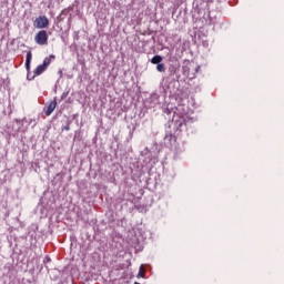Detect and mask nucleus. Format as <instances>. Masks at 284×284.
Here are the masks:
<instances>
[{
  "mask_svg": "<svg viewBox=\"0 0 284 284\" xmlns=\"http://www.w3.org/2000/svg\"><path fill=\"white\" fill-rule=\"evenodd\" d=\"M33 26L34 28H38V30H43V28H48V26H50V20H48V17L45 16H40L36 18Z\"/></svg>",
  "mask_w": 284,
  "mask_h": 284,
  "instance_id": "obj_1",
  "label": "nucleus"
},
{
  "mask_svg": "<svg viewBox=\"0 0 284 284\" xmlns=\"http://www.w3.org/2000/svg\"><path fill=\"white\" fill-rule=\"evenodd\" d=\"M48 31L41 30L34 36V41L38 45H48Z\"/></svg>",
  "mask_w": 284,
  "mask_h": 284,
  "instance_id": "obj_2",
  "label": "nucleus"
},
{
  "mask_svg": "<svg viewBox=\"0 0 284 284\" xmlns=\"http://www.w3.org/2000/svg\"><path fill=\"white\" fill-rule=\"evenodd\" d=\"M30 63H32V51H29L27 53V60H26V69H27V79L28 81H32V78H30Z\"/></svg>",
  "mask_w": 284,
  "mask_h": 284,
  "instance_id": "obj_3",
  "label": "nucleus"
},
{
  "mask_svg": "<svg viewBox=\"0 0 284 284\" xmlns=\"http://www.w3.org/2000/svg\"><path fill=\"white\" fill-rule=\"evenodd\" d=\"M54 110H57V99H54L47 105V110L44 111L45 116H50V114H52Z\"/></svg>",
  "mask_w": 284,
  "mask_h": 284,
  "instance_id": "obj_4",
  "label": "nucleus"
},
{
  "mask_svg": "<svg viewBox=\"0 0 284 284\" xmlns=\"http://www.w3.org/2000/svg\"><path fill=\"white\" fill-rule=\"evenodd\" d=\"M45 65L43 64H39L34 71H33V77L31 78V81L32 79H34V77H41V74H43V72H45Z\"/></svg>",
  "mask_w": 284,
  "mask_h": 284,
  "instance_id": "obj_5",
  "label": "nucleus"
},
{
  "mask_svg": "<svg viewBox=\"0 0 284 284\" xmlns=\"http://www.w3.org/2000/svg\"><path fill=\"white\" fill-rule=\"evenodd\" d=\"M164 141H166L171 146L176 145V136L173 134L165 135Z\"/></svg>",
  "mask_w": 284,
  "mask_h": 284,
  "instance_id": "obj_6",
  "label": "nucleus"
},
{
  "mask_svg": "<svg viewBox=\"0 0 284 284\" xmlns=\"http://www.w3.org/2000/svg\"><path fill=\"white\" fill-rule=\"evenodd\" d=\"M52 59H55L54 54H51L47 58H44L42 65H44V68L48 70V65H50V63H52Z\"/></svg>",
  "mask_w": 284,
  "mask_h": 284,
  "instance_id": "obj_7",
  "label": "nucleus"
},
{
  "mask_svg": "<svg viewBox=\"0 0 284 284\" xmlns=\"http://www.w3.org/2000/svg\"><path fill=\"white\" fill-rule=\"evenodd\" d=\"M161 61H163V57H161V55H154L151 59V63H153V65H159L161 63Z\"/></svg>",
  "mask_w": 284,
  "mask_h": 284,
  "instance_id": "obj_8",
  "label": "nucleus"
},
{
  "mask_svg": "<svg viewBox=\"0 0 284 284\" xmlns=\"http://www.w3.org/2000/svg\"><path fill=\"white\" fill-rule=\"evenodd\" d=\"M156 70L158 72H165V64L163 63L158 64Z\"/></svg>",
  "mask_w": 284,
  "mask_h": 284,
  "instance_id": "obj_9",
  "label": "nucleus"
},
{
  "mask_svg": "<svg viewBox=\"0 0 284 284\" xmlns=\"http://www.w3.org/2000/svg\"><path fill=\"white\" fill-rule=\"evenodd\" d=\"M139 276H145V271L143 268H140Z\"/></svg>",
  "mask_w": 284,
  "mask_h": 284,
  "instance_id": "obj_10",
  "label": "nucleus"
},
{
  "mask_svg": "<svg viewBox=\"0 0 284 284\" xmlns=\"http://www.w3.org/2000/svg\"><path fill=\"white\" fill-rule=\"evenodd\" d=\"M134 284H140L139 282H135Z\"/></svg>",
  "mask_w": 284,
  "mask_h": 284,
  "instance_id": "obj_11",
  "label": "nucleus"
}]
</instances>
